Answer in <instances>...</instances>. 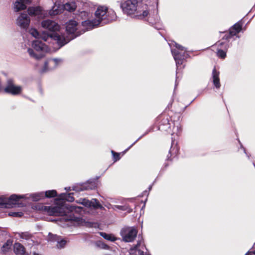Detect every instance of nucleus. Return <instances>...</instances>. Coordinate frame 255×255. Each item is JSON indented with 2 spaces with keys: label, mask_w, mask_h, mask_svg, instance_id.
<instances>
[{
  "label": "nucleus",
  "mask_w": 255,
  "mask_h": 255,
  "mask_svg": "<svg viewBox=\"0 0 255 255\" xmlns=\"http://www.w3.org/2000/svg\"><path fill=\"white\" fill-rule=\"evenodd\" d=\"M95 18L92 19H87L82 22V26L85 29L82 32L77 31L78 22L75 20H70L66 23V31L67 34L65 35L70 38L74 39L77 36L83 34L86 30L92 29L95 27L101 24H107L113 20L117 17L116 14L112 9L109 10L106 6H100L98 7L95 13ZM72 39H71V40Z\"/></svg>",
  "instance_id": "obj_1"
},
{
  "label": "nucleus",
  "mask_w": 255,
  "mask_h": 255,
  "mask_svg": "<svg viewBox=\"0 0 255 255\" xmlns=\"http://www.w3.org/2000/svg\"><path fill=\"white\" fill-rule=\"evenodd\" d=\"M145 0H126L120 3L124 13L136 19L144 18L148 13V5Z\"/></svg>",
  "instance_id": "obj_2"
},
{
  "label": "nucleus",
  "mask_w": 255,
  "mask_h": 255,
  "mask_svg": "<svg viewBox=\"0 0 255 255\" xmlns=\"http://www.w3.org/2000/svg\"><path fill=\"white\" fill-rule=\"evenodd\" d=\"M42 27L49 31L47 37L55 41L59 48L68 43L72 38H69L65 33L61 31L60 25L54 21L46 19L41 22Z\"/></svg>",
  "instance_id": "obj_3"
},
{
  "label": "nucleus",
  "mask_w": 255,
  "mask_h": 255,
  "mask_svg": "<svg viewBox=\"0 0 255 255\" xmlns=\"http://www.w3.org/2000/svg\"><path fill=\"white\" fill-rule=\"evenodd\" d=\"M171 118L165 114L159 115L156 120L155 124L158 129L163 131L171 133L172 135L174 134L178 135L181 132L182 129L178 122H170Z\"/></svg>",
  "instance_id": "obj_4"
},
{
  "label": "nucleus",
  "mask_w": 255,
  "mask_h": 255,
  "mask_svg": "<svg viewBox=\"0 0 255 255\" xmlns=\"http://www.w3.org/2000/svg\"><path fill=\"white\" fill-rule=\"evenodd\" d=\"M169 45L170 46L172 54L176 62L177 74L178 71L182 68L180 66L183 64V61L188 57V54L185 47L174 41L169 43Z\"/></svg>",
  "instance_id": "obj_5"
},
{
  "label": "nucleus",
  "mask_w": 255,
  "mask_h": 255,
  "mask_svg": "<svg viewBox=\"0 0 255 255\" xmlns=\"http://www.w3.org/2000/svg\"><path fill=\"white\" fill-rule=\"evenodd\" d=\"M81 207L64 204L60 206H44V210L50 216H64L69 212L79 211Z\"/></svg>",
  "instance_id": "obj_6"
},
{
  "label": "nucleus",
  "mask_w": 255,
  "mask_h": 255,
  "mask_svg": "<svg viewBox=\"0 0 255 255\" xmlns=\"http://www.w3.org/2000/svg\"><path fill=\"white\" fill-rule=\"evenodd\" d=\"M31 46L32 48H28L27 52L31 58L36 60L43 58L45 53L49 51L47 45L38 39L33 40Z\"/></svg>",
  "instance_id": "obj_7"
},
{
  "label": "nucleus",
  "mask_w": 255,
  "mask_h": 255,
  "mask_svg": "<svg viewBox=\"0 0 255 255\" xmlns=\"http://www.w3.org/2000/svg\"><path fill=\"white\" fill-rule=\"evenodd\" d=\"M150 6H148V13L144 18L141 19L147 21L149 24L153 26L157 30L162 28V25L160 23V18L157 13V9H154L152 11L150 9Z\"/></svg>",
  "instance_id": "obj_8"
},
{
  "label": "nucleus",
  "mask_w": 255,
  "mask_h": 255,
  "mask_svg": "<svg viewBox=\"0 0 255 255\" xmlns=\"http://www.w3.org/2000/svg\"><path fill=\"white\" fill-rule=\"evenodd\" d=\"M24 196H18V195L12 194L8 198L3 196L0 197V208H10L14 205L18 204V201Z\"/></svg>",
  "instance_id": "obj_9"
},
{
  "label": "nucleus",
  "mask_w": 255,
  "mask_h": 255,
  "mask_svg": "<svg viewBox=\"0 0 255 255\" xmlns=\"http://www.w3.org/2000/svg\"><path fill=\"white\" fill-rule=\"evenodd\" d=\"M99 177L91 179L86 182L78 184L72 187V190L77 192L83 191L84 190H94L97 187L98 180Z\"/></svg>",
  "instance_id": "obj_10"
},
{
  "label": "nucleus",
  "mask_w": 255,
  "mask_h": 255,
  "mask_svg": "<svg viewBox=\"0 0 255 255\" xmlns=\"http://www.w3.org/2000/svg\"><path fill=\"white\" fill-rule=\"evenodd\" d=\"M137 231L134 227H125L123 228L120 232L123 241L125 242H132L136 238Z\"/></svg>",
  "instance_id": "obj_11"
},
{
  "label": "nucleus",
  "mask_w": 255,
  "mask_h": 255,
  "mask_svg": "<svg viewBox=\"0 0 255 255\" xmlns=\"http://www.w3.org/2000/svg\"><path fill=\"white\" fill-rule=\"evenodd\" d=\"M21 87L15 86L12 79H9L7 80L6 85L4 89L5 93L12 95H17L21 93Z\"/></svg>",
  "instance_id": "obj_12"
},
{
  "label": "nucleus",
  "mask_w": 255,
  "mask_h": 255,
  "mask_svg": "<svg viewBox=\"0 0 255 255\" xmlns=\"http://www.w3.org/2000/svg\"><path fill=\"white\" fill-rule=\"evenodd\" d=\"M61 62L60 59H49L45 61L43 67L40 70L41 73L50 71L55 69L58 64Z\"/></svg>",
  "instance_id": "obj_13"
},
{
  "label": "nucleus",
  "mask_w": 255,
  "mask_h": 255,
  "mask_svg": "<svg viewBox=\"0 0 255 255\" xmlns=\"http://www.w3.org/2000/svg\"><path fill=\"white\" fill-rule=\"evenodd\" d=\"M217 46V56L221 59H224L226 57L227 51L229 47L228 42L218 41L216 44Z\"/></svg>",
  "instance_id": "obj_14"
},
{
  "label": "nucleus",
  "mask_w": 255,
  "mask_h": 255,
  "mask_svg": "<svg viewBox=\"0 0 255 255\" xmlns=\"http://www.w3.org/2000/svg\"><path fill=\"white\" fill-rule=\"evenodd\" d=\"M30 19L26 13H22L16 19V24L21 29H26L29 25Z\"/></svg>",
  "instance_id": "obj_15"
},
{
  "label": "nucleus",
  "mask_w": 255,
  "mask_h": 255,
  "mask_svg": "<svg viewBox=\"0 0 255 255\" xmlns=\"http://www.w3.org/2000/svg\"><path fill=\"white\" fill-rule=\"evenodd\" d=\"M242 28V23L240 21L233 25L229 30V33L226 34L223 37V39L228 40L232 36L236 35L237 33H239Z\"/></svg>",
  "instance_id": "obj_16"
},
{
  "label": "nucleus",
  "mask_w": 255,
  "mask_h": 255,
  "mask_svg": "<svg viewBox=\"0 0 255 255\" xmlns=\"http://www.w3.org/2000/svg\"><path fill=\"white\" fill-rule=\"evenodd\" d=\"M142 241L139 240L137 241V244L133 246V247L131 248L129 250V253L130 255H135L136 253V252H138V255H149L148 253H145L144 254V252L143 251H141L140 249V247H141V249H143L144 247V245H143L141 246Z\"/></svg>",
  "instance_id": "obj_17"
},
{
  "label": "nucleus",
  "mask_w": 255,
  "mask_h": 255,
  "mask_svg": "<svg viewBox=\"0 0 255 255\" xmlns=\"http://www.w3.org/2000/svg\"><path fill=\"white\" fill-rule=\"evenodd\" d=\"M22 199H31L33 201H38L44 198V192H40L31 194L23 195Z\"/></svg>",
  "instance_id": "obj_18"
},
{
  "label": "nucleus",
  "mask_w": 255,
  "mask_h": 255,
  "mask_svg": "<svg viewBox=\"0 0 255 255\" xmlns=\"http://www.w3.org/2000/svg\"><path fill=\"white\" fill-rule=\"evenodd\" d=\"M27 12L30 16H41L42 15V8L40 6H31L27 9Z\"/></svg>",
  "instance_id": "obj_19"
},
{
  "label": "nucleus",
  "mask_w": 255,
  "mask_h": 255,
  "mask_svg": "<svg viewBox=\"0 0 255 255\" xmlns=\"http://www.w3.org/2000/svg\"><path fill=\"white\" fill-rule=\"evenodd\" d=\"M212 77L213 78V82L214 86L217 89H219L221 86L220 79H219V72L217 71L216 68L214 67L212 71Z\"/></svg>",
  "instance_id": "obj_20"
},
{
  "label": "nucleus",
  "mask_w": 255,
  "mask_h": 255,
  "mask_svg": "<svg viewBox=\"0 0 255 255\" xmlns=\"http://www.w3.org/2000/svg\"><path fill=\"white\" fill-rule=\"evenodd\" d=\"M13 251L16 255H25V248L19 243L14 244Z\"/></svg>",
  "instance_id": "obj_21"
},
{
  "label": "nucleus",
  "mask_w": 255,
  "mask_h": 255,
  "mask_svg": "<svg viewBox=\"0 0 255 255\" xmlns=\"http://www.w3.org/2000/svg\"><path fill=\"white\" fill-rule=\"evenodd\" d=\"M26 3L19 0H17L13 3V9L15 12H18L20 10H24L26 8Z\"/></svg>",
  "instance_id": "obj_22"
},
{
  "label": "nucleus",
  "mask_w": 255,
  "mask_h": 255,
  "mask_svg": "<svg viewBox=\"0 0 255 255\" xmlns=\"http://www.w3.org/2000/svg\"><path fill=\"white\" fill-rule=\"evenodd\" d=\"M63 8V4L57 5L56 3L52 6L51 9L49 11V14L52 15H56L61 12L62 9Z\"/></svg>",
  "instance_id": "obj_23"
},
{
  "label": "nucleus",
  "mask_w": 255,
  "mask_h": 255,
  "mask_svg": "<svg viewBox=\"0 0 255 255\" xmlns=\"http://www.w3.org/2000/svg\"><path fill=\"white\" fill-rule=\"evenodd\" d=\"M18 236L21 239L25 240L26 241H29L30 243H29L30 245H32L33 243V241L32 239V236L29 232H21L17 233Z\"/></svg>",
  "instance_id": "obj_24"
},
{
  "label": "nucleus",
  "mask_w": 255,
  "mask_h": 255,
  "mask_svg": "<svg viewBox=\"0 0 255 255\" xmlns=\"http://www.w3.org/2000/svg\"><path fill=\"white\" fill-rule=\"evenodd\" d=\"M111 206L112 209L114 210H116L117 209H118L124 211H127V212L128 213H130L132 211V209L128 204H126L123 206L111 205Z\"/></svg>",
  "instance_id": "obj_25"
},
{
  "label": "nucleus",
  "mask_w": 255,
  "mask_h": 255,
  "mask_svg": "<svg viewBox=\"0 0 255 255\" xmlns=\"http://www.w3.org/2000/svg\"><path fill=\"white\" fill-rule=\"evenodd\" d=\"M179 152V148L177 146V143L174 142V141L172 140L171 146L169 151V154L170 156L175 157Z\"/></svg>",
  "instance_id": "obj_26"
},
{
  "label": "nucleus",
  "mask_w": 255,
  "mask_h": 255,
  "mask_svg": "<svg viewBox=\"0 0 255 255\" xmlns=\"http://www.w3.org/2000/svg\"><path fill=\"white\" fill-rule=\"evenodd\" d=\"M73 195V193H62L59 196V199L72 202L74 200Z\"/></svg>",
  "instance_id": "obj_27"
},
{
  "label": "nucleus",
  "mask_w": 255,
  "mask_h": 255,
  "mask_svg": "<svg viewBox=\"0 0 255 255\" xmlns=\"http://www.w3.org/2000/svg\"><path fill=\"white\" fill-rule=\"evenodd\" d=\"M29 32L32 36H33L36 39H39L40 38H42L44 41L47 40L46 36H42L41 33L39 32L38 30L35 28H31L29 29Z\"/></svg>",
  "instance_id": "obj_28"
},
{
  "label": "nucleus",
  "mask_w": 255,
  "mask_h": 255,
  "mask_svg": "<svg viewBox=\"0 0 255 255\" xmlns=\"http://www.w3.org/2000/svg\"><path fill=\"white\" fill-rule=\"evenodd\" d=\"M76 4L74 1L68 2L63 4V8L69 11H73L76 8Z\"/></svg>",
  "instance_id": "obj_29"
},
{
  "label": "nucleus",
  "mask_w": 255,
  "mask_h": 255,
  "mask_svg": "<svg viewBox=\"0 0 255 255\" xmlns=\"http://www.w3.org/2000/svg\"><path fill=\"white\" fill-rule=\"evenodd\" d=\"M90 207H92L95 209H100L103 210L104 209L103 206L100 203L99 201L96 199H93L91 201H90Z\"/></svg>",
  "instance_id": "obj_30"
},
{
  "label": "nucleus",
  "mask_w": 255,
  "mask_h": 255,
  "mask_svg": "<svg viewBox=\"0 0 255 255\" xmlns=\"http://www.w3.org/2000/svg\"><path fill=\"white\" fill-rule=\"evenodd\" d=\"M99 234L101 236L108 241L114 242L117 240V238L111 234H109L105 232H100Z\"/></svg>",
  "instance_id": "obj_31"
},
{
  "label": "nucleus",
  "mask_w": 255,
  "mask_h": 255,
  "mask_svg": "<svg viewBox=\"0 0 255 255\" xmlns=\"http://www.w3.org/2000/svg\"><path fill=\"white\" fill-rule=\"evenodd\" d=\"M57 196V192L55 190H47L45 192L44 197L48 198Z\"/></svg>",
  "instance_id": "obj_32"
},
{
  "label": "nucleus",
  "mask_w": 255,
  "mask_h": 255,
  "mask_svg": "<svg viewBox=\"0 0 255 255\" xmlns=\"http://www.w3.org/2000/svg\"><path fill=\"white\" fill-rule=\"evenodd\" d=\"M60 238V236L49 233L48 234V240L53 242H57Z\"/></svg>",
  "instance_id": "obj_33"
},
{
  "label": "nucleus",
  "mask_w": 255,
  "mask_h": 255,
  "mask_svg": "<svg viewBox=\"0 0 255 255\" xmlns=\"http://www.w3.org/2000/svg\"><path fill=\"white\" fill-rule=\"evenodd\" d=\"M66 243L67 241L61 237L57 242L56 246L58 249H62L65 247Z\"/></svg>",
  "instance_id": "obj_34"
},
{
  "label": "nucleus",
  "mask_w": 255,
  "mask_h": 255,
  "mask_svg": "<svg viewBox=\"0 0 255 255\" xmlns=\"http://www.w3.org/2000/svg\"><path fill=\"white\" fill-rule=\"evenodd\" d=\"M96 245L97 247H98L99 248H100V249H104V250H109L110 249V247L109 246H108L107 245L105 244V243H104L103 242H101V241L97 242L96 243Z\"/></svg>",
  "instance_id": "obj_35"
},
{
  "label": "nucleus",
  "mask_w": 255,
  "mask_h": 255,
  "mask_svg": "<svg viewBox=\"0 0 255 255\" xmlns=\"http://www.w3.org/2000/svg\"><path fill=\"white\" fill-rule=\"evenodd\" d=\"M111 152L112 153V155H113V156L114 158V160L115 162L117 161L118 160H120L121 157H120L119 153L116 152L113 150H112Z\"/></svg>",
  "instance_id": "obj_36"
},
{
  "label": "nucleus",
  "mask_w": 255,
  "mask_h": 255,
  "mask_svg": "<svg viewBox=\"0 0 255 255\" xmlns=\"http://www.w3.org/2000/svg\"><path fill=\"white\" fill-rule=\"evenodd\" d=\"M150 130H147L146 132H145L143 134L141 135L137 140H136L131 145H130L128 148H127L125 150V152H127L128 151L138 140H139L140 138H141L143 136L147 134Z\"/></svg>",
  "instance_id": "obj_37"
},
{
  "label": "nucleus",
  "mask_w": 255,
  "mask_h": 255,
  "mask_svg": "<svg viewBox=\"0 0 255 255\" xmlns=\"http://www.w3.org/2000/svg\"><path fill=\"white\" fill-rule=\"evenodd\" d=\"M90 13L85 11H82L80 12V16L83 18H86V17H89Z\"/></svg>",
  "instance_id": "obj_38"
},
{
  "label": "nucleus",
  "mask_w": 255,
  "mask_h": 255,
  "mask_svg": "<svg viewBox=\"0 0 255 255\" xmlns=\"http://www.w3.org/2000/svg\"><path fill=\"white\" fill-rule=\"evenodd\" d=\"M81 204L83 205L84 206L88 207H90V201L88 200H86L84 199L82 200V201L81 202Z\"/></svg>",
  "instance_id": "obj_39"
},
{
  "label": "nucleus",
  "mask_w": 255,
  "mask_h": 255,
  "mask_svg": "<svg viewBox=\"0 0 255 255\" xmlns=\"http://www.w3.org/2000/svg\"><path fill=\"white\" fill-rule=\"evenodd\" d=\"M239 142L240 143L241 147L243 149L244 152L246 154V155L248 156V157L249 158L250 155L246 152L245 148L243 146L242 144L241 143L240 140H239Z\"/></svg>",
  "instance_id": "obj_40"
},
{
  "label": "nucleus",
  "mask_w": 255,
  "mask_h": 255,
  "mask_svg": "<svg viewBox=\"0 0 255 255\" xmlns=\"http://www.w3.org/2000/svg\"><path fill=\"white\" fill-rule=\"evenodd\" d=\"M245 255H255V250L249 251Z\"/></svg>",
  "instance_id": "obj_41"
},
{
  "label": "nucleus",
  "mask_w": 255,
  "mask_h": 255,
  "mask_svg": "<svg viewBox=\"0 0 255 255\" xmlns=\"http://www.w3.org/2000/svg\"><path fill=\"white\" fill-rule=\"evenodd\" d=\"M11 216H20L21 215L20 214V213H12V214L10 215Z\"/></svg>",
  "instance_id": "obj_42"
},
{
  "label": "nucleus",
  "mask_w": 255,
  "mask_h": 255,
  "mask_svg": "<svg viewBox=\"0 0 255 255\" xmlns=\"http://www.w3.org/2000/svg\"><path fill=\"white\" fill-rule=\"evenodd\" d=\"M65 189V190H66L67 191H71V189L70 187H66Z\"/></svg>",
  "instance_id": "obj_43"
},
{
  "label": "nucleus",
  "mask_w": 255,
  "mask_h": 255,
  "mask_svg": "<svg viewBox=\"0 0 255 255\" xmlns=\"http://www.w3.org/2000/svg\"><path fill=\"white\" fill-rule=\"evenodd\" d=\"M8 246V244L7 243H5V244H4L3 245L2 248H4L6 247V246Z\"/></svg>",
  "instance_id": "obj_44"
},
{
  "label": "nucleus",
  "mask_w": 255,
  "mask_h": 255,
  "mask_svg": "<svg viewBox=\"0 0 255 255\" xmlns=\"http://www.w3.org/2000/svg\"><path fill=\"white\" fill-rule=\"evenodd\" d=\"M167 160H171V159H170V157L169 156V154L167 155Z\"/></svg>",
  "instance_id": "obj_45"
},
{
  "label": "nucleus",
  "mask_w": 255,
  "mask_h": 255,
  "mask_svg": "<svg viewBox=\"0 0 255 255\" xmlns=\"http://www.w3.org/2000/svg\"><path fill=\"white\" fill-rule=\"evenodd\" d=\"M152 189V185H150L148 187V190L150 191Z\"/></svg>",
  "instance_id": "obj_46"
},
{
  "label": "nucleus",
  "mask_w": 255,
  "mask_h": 255,
  "mask_svg": "<svg viewBox=\"0 0 255 255\" xmlns=\"http://www.w3.org/2000/svg\"><path fill=\"white\" fill-rule=\"evenodd\" d=\"M168 166V164L167 163H165L164 166L165 167H167Z\"/></svg>",
  "instance_id": "obj_47"
},
{
  "label": "nucleus",
  "mask_w": 255,
  "mask_h": 255,
  "mask_svg": "<svg viewBox=\"0 0 255 255\" xmlns=\"http://www.w3.org/2000/svg\"><path fill=\"white\" fill-rule=\"evenodd\" d=\"M33 255H40V254L36 253H33Z\"/></svg>",
  "instance_id": "obj_48"
},
{
  "label": "nucleus",
  "mask_w": 255,
  "mask_h": 255,
  "mask_svg": "<svg viewBox=\"0 0 255 255\" xmlns=\"http://www.w3.org/2000/svg\"><path fill=\"white\" fill-rule=\"evenodd\" d=\"M111 204H110V205H109L108 207H107L108 209H112V208H111Z\"/></svg>",
  "instance_id": "obj_49"
},
{
  "label": "nucleus",
  "mask_w": 255,
  "mask_h": 255,
  "mask_svg": "<svg viewBox=\"0 0 255 255\" xmlns=\"http://www.w3.org/2000/svg\"><path fill=\"white\" fill-rule=\"evenodd\" d=\"M177 85V79L176 80V81H175V86H176Z\"/></svg>",
  "instance_id": "obj_50"
},
{
  "label": "nucleus",
  "mask_w": 255,
  "mask_h": 255,
  "mask_svg": "<svg viewBox=\"0 0 255 255\" xmlns=\"http://www.w3.org/2000/svg\"><path fill=\"white\" fill-rule=\"evenodd\" d=\"M253 165H254V167H255V161L253 162Z\"/></svg>",
  "instance_id": "obj_51"
}]
</instances>
